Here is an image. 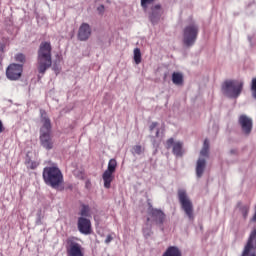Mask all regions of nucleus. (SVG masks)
<instances>
[{
	"label": "nucleus",
	"instance_id": "f257e3e1",
	"mask_svg": "<svg viewBox=\"0 0 256 256\" xmlns=\"http://www.w3.org/2000/svg\"><path fill=\"white\" fill-rule=\"evenodd\" d=\"M51 51H53V48L51 47V42H41L38 49L37 57L38 79H41L43 75H45V73L47 72V69H49L51 65H53Z\"/></svg>",
	"mask_w": 256,
	"mask_h": 256
},
{
	"label": "nucleus",
	"instance_id": "f03ea898",
	"mask_svg": "<svg viewBox=\"0 0 256 256\" xmlns=\"http://www.w3.org/2000/svg\"><path fill=\"white\" fill-rule=\"evenodd\" d=\"M42 177L44 183L52 187V189H57L63 184V172L56 165L48 166L43 169Z\"/></svg>",
	"mask_w": 256,
	"mask_h": 256
},
{
	"label": "nucleus",
	"instance_id": "7ed1b4c3",
	"mask_svg": "<svg viewBox=\"0 0 256 256\" xmlns=\"http://www.w3.org/2000/svg\"><path fill=\"white\" fill-rule=\"evenodd\" d=\"M243 80H226L222 84V93L229 99H237L243 92Z\"/></svg>",
	"mask_w": 256,
	"mask_h": 256
},
{
	"label": "nucleus",
	"instance_id": "20e7f679",
	"mask_svg": "<svg viewBox=\"0 0 256 256\" xmlns=\"http://www.w3.org/2000/svg\"><path fill=\"white\" fill-rule=\"evenodd\" d=\"M198 35L199 25H197V23L192 22L184 27L182 41L185 47H193L195 45V41H197Z\"/></svg>",
	"mask_w": 256,
	"mask_h": 256
},
{
	"label": "nucleus",
	"instance_id": "39448f33",
	"mask_svg": "<svg viewBox=\"0 0 256 256\" xmlns=\"http://www.w3.org/2000/svg\"><path fill=\"white\" fill-rule=\"evenodd\" d=\"M178 201L181 205L182 211H184L185 215L188 217L190 221L195 219V215L193 213V202L187 195V191L185 189L178 190Z\"/></svg>",
	"mask_w": 256,
	"mask_h": 256
},
{
	"label": "nucleus",
	"instance_id": "423d86ee",
	"mask_svg": "<svg viewBox=\"0 0 256 256\" xmlns=\"http://www.w3.org/2000/svg\"><path fill=\"white\" fill-rule=\"evenodd\" d=\"M148 205L147 223H151V225H157L158 227H163V223H165V219H167L165 212H163L161 209L153 208L151 203H148Z\"/></svg>",
	"mask_w": 256,
	"mask_h": 256
},
{
	"label": "nucleus",
	"instance_id": "0eeeda50",
	"mask_svg": "<svg viewBox=\"0 0 256 256\" xmlns=\"http://www.w3.org/2000/svg\"><path fill=\"white\" fill-rule=\"evenodd\" d=\"M117 171V160L112 158L108 162L107 169L102 174L105 189H111V183H113V174Z\"/></svg>",
	"mask_w": 256,
	"mask_h": 256
},
{
	"label": "nucleus",
	"instance_id": "6e6552de",
	"mask_svg": "<svg viewBox=\"0 0 256 256\" xmlns=\"http://www.w3.org/2000/svg\"><path fill=\"white\" fill-rule=\"evenodd\" d=\"M66 255L67 256H85V249L77 242L75 238L66 240Z\"/></svg>",
	"mask_w": 256,
	"mask_h": 256
},
{
	"label": "nucleus",
	"instance_id": "1a4fd4ad",
	"mask_svg": "<svg viewBox=\"0 0 256 256\" xmlns=\"http://www.w3.org/2000/svg\"><path fill=\"white\" fill-rule=\"evenodd\" d=\"M23 75V64H10L6 70V77L10 81H17Z\"/></svg>",
	"mask_w": 256,
	"mask_h": 256
},
{
	"label": "nucleus",
	"instance_id": "9d476101",
	"mask_svg": "<svg viewBox=\"0 0 256 256\" xmlns=\"http://www.w3.org/2000/svg\"><path fill=\"white\" fill-rule=\"evenodd\" d=\"M175 157H183V143L181 141H175V139L170 138L166 141V149H171Z\"/></svg>",
	"mask_w": 256,
	"mask_h": 256
},
{
	"label": "nucleus",
	"instance_id": "9b49d317",
	"mask_svg": "<svg viewBox=\"0 0 256 256\" xmlns=\"http://www.w3.org/2000/svg\"><path fill=\"white\" fill-rule=\"evenodd\" d=\"M77 227L82 235H91V220L89 218L79 217Z\"/></svg>",
	"mask_w": 256,
	"mask_h": 256
},
{
	"label": "nucleus",
	"instance_id": "f8f14e48",
	"mask_svg": "<svg viewBox=\"0 0 256 256\" xmlns=\"http://www.w3.org/2000/svg\"><path fill=\"white\" fill-rule=\"evenodd\" d=\"M161 15H163V8H161L160 4H156L151 7L149 12V19L152 25H157L161 20Z\"/></svg>",
	"mask_w": 256,
	"mask_h": 256
},
{
	"label": "nucleus",
	"instance_id": "ddd939ff",
	"mask_svg": "<svg viewBox=\"0 0 256 256\" xmlns=\"http://www.w3.org/2000/svg\"><path fill=\"white\" fill-rule=\"evenodd\" d=\"M42 127L40 129V135L51 134V119L47 117L45 110L40 111Z\"/></svg>",
	"mask_w": 256,
	"mask_h": 256
},
{
	"label": "nucleus",
	"instance_id": "4468645a",
	"mask_svg": "<svg viewBox=\"0 0 256 256\" xmlns=\"http://www.w3.org/2000/svg\"><path fill=\"white\" fill-rule=\"evenodd\" d=\"M239 124L245 135H249V133H251V130L253 129V120H251V118L247 115H241L239 117Z\"/></svg>",
	"mask_w": 256,
	"mask_h": 256
},
{
	"label": "nucleus",
	"instance_id": "2eb2a0df",
	"mask_svg": "<svg viewBox=\"0 0 256 256\" xmlns=\"http://www.w3.org/2000/svg\"><path fill=\"white\" fill-rule=\"evenodd\" d=\"M91 37V26L88 23H82L78 30L79 41H87Z\"/></svg>",
	"mask_w": 256,
	"mask_h": 256
},
{
	"label": "nucleus",
	"instance_id": "dca6fc26",
	"mask_svg": "<svg viewBox=\"0 0 256 256\" xmlns=\"http://www.w3.org/2000/svg\"><path fill=\"white\" fill-rule=\"evenodd\" d=\"M207 168V160L205 158H198L196 162V177L201 179L203 177V173H205V169Z\"/></svg>",
	"mask_w": 256,
	"mask_h": 256
},
{
	"label": "nucleus",
	"instance_id": "f3484780",
	"mask_svg": "<svg viewBox=\"0 0 256 256\" xmlns=\"http://www.w3.org/2000/svg\"><path fill=\"white\" fill-rule=\"evenodd\" d=\"M251 209V203L238 202L236 205V211L242 215L243 219H247L249 216V210Z\"/></svg>",
	"mask_w": 256,
	"mask_h": 256
},
{
	"label": "nucleus",
	"instance_id": "a211bd4d",
	"mask_svg": "<svg viewBox=\"0 0 256 256\" xmlns=\"http://www.w3.org/2000/svg\"><path fill=\"white\" fill-rule=\"evenodd\" d=\"M40 141L42 147L48 151L53 149V140L51 139V134H40Z\"/></svg>",
	"mask_w": 256,
	"mask_h": 256
},
{
	"label": "nucleus",
	"instance_id": "6ab92c4d",
	"mask_svg": "<svg viewBox=\"0 0 256 256\" xmlns=\"http://www.w3.org/2000/svg\"><path fill=\"white\" fill-rule=\"evenodd\" d=\"M209 157V140H204L203 148L200 151L199 159H206Z\"/></svg>",
	"mask_w": 256,
	"mask_h": 256
},
{
	"label": "nucleus",
	"instance_id": "aec40b11",
	"mask_svg": "<svg viewBox=\"0 0 256 256\" xmlns=\"http://www.w3.org/2000/svg\"><path fill=\"white\" fill-rule=\"evenodd\" d=\"M162 256H181V250L175 246H170Z\"/></svg>",
	"mask_w": 256,
	"mask_h": 256
},
{
	"label": "nucleus",
	"instance_id": "412c9836",
	"mask_svg": "<svg viewBox=\"0 0 256 256\" xmlns=\"http://www.w3.org/2000/svg\"><path fill=\"white\" fill-rule=\"evenodd\" d=\"M172 83H174V85H183V74L174 72L172 74Z\"/></svg>",
	"mask_w": 256,
	"mask_h": 256
},
{
	"label": "nucleus",
	"instance_id": "4be33fe9",
	"mask_svg": "<svg viewBox=\"0 0 256 256\" xmlns=\"http://www.w3.org/2000/svg\"><path fill=\"white\" fill-rule=\"evenodd\" d=\"M80 217H91V207H89V205H85L83 204L81 206L80 212H79Z\"/></svg>",
	"mask_w": 256,
	"mask_h": 256
},
{
	"label": "nucleus",
	"instance_id": "5701e85b",
	"mask_svg": "<svg viewBox=\"0 0 256 256\" xmlns=\"http://www.w3.org/2000/svg\"><path fill=\"white\" fill-rule=\"evenodd\" d=\"M143 235L146 239H149V237L153 235V231L151 230V223L147 222L145 227H143Z\"/></svg>",
	"mask_w": 256,
	"mask_h": 256
},
{
	"label": "nucleus",
	"instance_id": "b1692460",
	"mask_svg": "<svg viewBox=\"0 0 256 256\" xmlns=\"http://www.w3.org/2000/svg\"><path fill=\"white\" fill-rule=\"evenodd\" d=\"M134 61L136 65H139V63H141V50L139 48L134 49Z\"/></svg>",
	"mask_w": 256,
	"mask_h": 256
},
{
	"label": "nucleus",
	"instance_id": "393cba45",
	"mask_svg": "<svg viewBox=\"0 0 256 256\" xmlns=\"http://www.w3.org/2000/svg\"><path fill=\"white\" fill-rule=\"evenodd\" d=\"M132 153L134 155H141L143 153V147H141V145L134 146L132 149Z\"/></svg>",
	"mask_w": 256,
	"mask_h": 256
},
{
	"label": "nucleus",
	"instance_id": "a878e982",
	"mask_svg": "<svg viewBox=\"0 0 256 256\" xmlns=\"http://www.w3.org/2000/svg\"><path fill=\"white\" fill-rule=\"evenodd\" d=\"M251 92H252V97L254 99H256V78L252 79V82H251Z\"/></svg>",
	"mask_w": 256,
	"mask_h": 256
},
{
	"label": "nucleus",
	"instance_id": "bb28decb",
	"mask_svg": "<svg viewBox=\"0 0 256 256\" xmlns=\"http://www.w3.org/2000/svg\"><path fill=\"white\" fill-rule=\"evenodd\" d=\"M15 61H17L18 63H25L26 59L24 54L19 53L15 55Z\"/></svg>",
	"mask_w": 256,
	"mask_h": 256
},
{
	"label": "nucleus",
	"instance_id": "cd10ccee",
	"mask_svg": "<svg viewBox=\"0 0 256 256\" xmlns=\"http://www.w3.org/2000/svg\"><path fill=\"white\" fill-rule=\"evenodd\" d=\"M153 1H155V0H141V6L143 7V9H146L147 5H151V3H153Z\"/></svg>",
	"mask_w": 256,
	"mask_h": 256
},
{
	"label": "nucleus",
	"instance_id": "c85d7f7f",
	"mask_svg": "<svg viewBox=\"0 0 256 256\" xmlns=\"http://www.w3.org/2000/svg\"><path fill=\"white\" fill-rule=\"evenodd\" d=\"M159 123L157 122H152L151 125L149 126L150 132L153 133V131H155V129H157Z\"/></svg>",
	"mask_w": 256,
	"mask_h": 256
},
{
	"label": "nucleus",
	"instance_id": "c756f323",
	"mask_svg": "<svg viewBox=\"0 0 256 256\" xmlns=\"http://www.w3.org/2000/svg\"><path fill=\"white\" fill-rule=\"evenodd\" d=\"M112 241H113V236H111V235H108V236L106 237V239H105V243H106L107 245H109V243L112 242Z\"/></svg>",
	"mask_w": 256,
	"mask_h": 256
},
{
	"label": "nucleus",
	"instance_id": "7c9ffc66",
	"mask_svg": "<svg viewBox=\"0 0 256 256\" xmlns=\"http://www.w3.org/2000/svg\"><path fill=\"white\" fill-rule=\"evenodd\" d=\"M5 131V128H3V122L0 121V133H3Z\"/></svg>",
	"mask_w": 256,
	"mask_h": 256
},
{
	"label": "nucleus",
	"instance_id": "2f4dec72",
	"mask_svg": "<svg viewBox=\"0 0 256 256\" xmlns=\"http://www.w3.org/2000/svg\"><path fill=\"white\" fill-rule=\"evenodd\" d=\"M155 137H159V128L156 129Z\"/></svg>",
	"mask_w": 256,
	"mask_h": 256
},
{
	"label": "nucleus",
	"instance_id": "473e14b6",
	"mask_svg": "<svg viewBox=\"0 0 256 256\" xmlns=\"http://www.w3.org/2000/svg\"><path fill=\"white\" fill-rule=\"evenodd\" d=\"M35 167H37V165H35V164H32V167H31V169H35Z\"/></svg>",
	"mask_w": 256,
	"mask_h": 256
},
{
	"label": "nucleus",
	"instance_id": "72a5a7b5",
	"mask_svg": "<svg viewBox=\"0 0 256 256\" xmlns=\"http://www.w3.org/2000/svg\"><path fill=\"white\" fill-rule=\"evenodd\" d=\"M0 51H3V46H0Z\"/></svg>",
	"mask_w": 256,
	"mask_h": 256
},
{
	"label": "nucleus",
	"instance_id": "f704fd0d",
	"mask_svg": "<svg viewBox=\"0 0 256 256\" xmlns=\"http://www.w3.org/2000/svg\"><path fill=\"white\" fill-rule=\"evenodd\" d=\"M153 145H154V147H155V142H153Z\"/></svg>",
	"mask_w": 256,
	"mask_h": 256
}]
</instances>
